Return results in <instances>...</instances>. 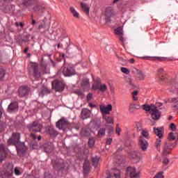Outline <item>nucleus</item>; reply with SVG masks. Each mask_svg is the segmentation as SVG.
Listing matches in <instances>:
<instances>
[{"instance_id":"44","label":"nucleus","mask_w":178,"mask_h":178,"mask_svg":"<svg viewBox=\"0 0 178 178\" xmlns=\"http://www.w3.org/2000/svg\"><path fill=\"white\" fill-rule=\"evenodd\" d=\"M154 178H165V176H163V172H159L158 174H156Z\"/></svg>"},{"instance_id":"46","label":"nucleus","mask_w":178,"mask_h":178,"mask_svg":"<svg viewBox=\"0 0 178 178\" xmlns=\"http://www.w3.org/2000/svg\"><path fill=\"white\" fill-rule=\"evenodd\" d=\"M121 72L125 74H129V73H130V70L124 67H121Z\"/></svg>"},{"instance_id":"53","label":"nucleus","mask_w":178,"mask_h":178,"mask_svg":"<svg viewBox=\"0 0 178 178\" xmlns=\"http://www.w3.org/2000/svg\"><path fill=\"white\" fill-rule=\"evenodd\" d=\"M81 136H88V132H86V129H82L81 131Z\"/></svg>"},{"instance_id":"54","label":"nucleus","mask_w":178,"mask_h":178,"mask_svg":"<svg viewBox=\"0 0 178 178\" xmlns=\"http://www.w3.org/2000/svg\"><path fill=\"white\" fill-rule=\"evenodd\" d=\"M16 176H19L20 175V171L19 170V169L17 168H15V170H14Z\"/></svg>"},{"instance_id":"60","label":"nucleus","mask_w":178,"mask_h":178,"mask_svg":"<svg viewBox=\"0 0 178 178\" xmlns=\"http://www.w3.org/2000/svg\"><path fill=\"white\" fill-rule=\"evenodd\" d=\"M129 63H134L136 62V60L134 58H131L129 60Z\"/></svg>"},{"instance_id":"49","label":"nucleus","mask_w":178,"mask_h":178,"mask_svg":"<svg viewBox=\"0 0 178 178\" xmlns=\"http://www.w3.org/2000/svg\"><path fill=\"white\" fill-rule=\"evenodd\" d=\"M170 129L172 131H176V124H175V123H171L170 125Z\"/></svg>"},{"instance_id":"37","label":"nucleus","mask_w":178,"mask_h":178,"mask_svg":"<svg viewBox=\"0 0 178 178\" xmlns=\"http://www.w3.org/2000/svg\"><path fill=\"white\" fill-rule=\"evenodd\" d=\"M143 110L145 111L146 112H152V109H154V106L152 107V104L151 106L148 105V104H143L142 106Z\"/></svg>"},{"instance_id":"62","label":"nucleus","mask_w":178,"mask_h":178,"mask_svg":"<svg viewBox=\"0 0 178 178\" xmlns=\"http://www.w3.org/2000/svg\"><path fill=\"white\" fill-rule=\"evenodd\" d=\"M134 101H138V97L137 96H132Z\"/></svg>"},{"instance_id":"57","label":"nucleus","mask_w":178,"mask_h":178,"mask_svg":"<svg viewBox=\"0 0 178 178\" xmlns=\"http://www.w3.org/2000/svg\"><path fill=\"white\" fill-rule=\"evenodd\" d=\"M92 99V94L89 93V94L88 95V96H87V99H88V101H90V100H91Z\"/></svg>"},{"instance_id":"8","label":"nucleus","mask_w":178,"mask_h":178,"mask_svg":"<svg viewBox=\"0 0 178 178\" xmlns=\"http://www.w3.org/2000/svg\"><path fill=\"white\" fill-rule=\"evenodd\" d=\"M52 88L60 92L63 90H65V83L59 80H54L51 83Z\"/></svg>"},{"instance_id":"22","label":"nucleus","mask_w":178,"mask_h":178,"mask_svg":"<svg viewBox=\"0 0 178 178\" xmlns=\"http://www.w3.org/2000/svg\"><path fill=\"white\" fill-rule=\"evenodd\" d=\"M81 86L83 90H88L90 88V80L87 78H84L81 83Z\"/></svg>"},{"instance_id":"29","label":"nucleus","mask_w":178,"mask_h":178,"mask_svg":"<svg viewBox=\"0 0 178 178\" xmlns=\"http://www.w3.org/2000/svg\"><path fill=\"white\" fill-rule=\"evenodd\" d=\"M81 8L83 12H84V13H86V15H89L90 7L88 6V5H87L84 3H81Z\"/></svg>"},{"instance_id":"10","label":"nucleus","mask_w":178,"mask_h":178,"mask_svg":"<svg viewBox=\"0 0 178 178\" xmlns=\"http://www.w3.org/2000/svg\"><path fill=\"white\" fill-rule=\"evenodd\" d=\"M138 145L139 148H140L142 151H147L148 145H149V144L148 143V141L145 140V138H144L143 136H140Z\"/></svg>"},{"instance_id":"23","label":"nucleus","mask_w":178,"mask_h":178,"mask_svg":"<svg viewBox=\"0 0 178 178\" xmlns=\"http://www.w3.org/2000/svg\"><path fill=\"white\" fill-rule=\"evenodd\" d=\"M44 152H47V154H49V152H52L54 149V144L51 143H44Z\"/></svg>"},{"instance_id":"59","label":"nucleus","mask_w":178,"mask_h":178,"mask_svg":"<svg viewBox=\"0 0 178 178\" xmlns=\"http://www.w3.org/2000/svg\"><path fill=\"white\" fill-rule=\"evenodd\" d=\"M76 94H77L80 97H81L83 95V92H81V91H80V90L76 91Z\"/></svg>"},{"instance_id":"3","label":"nucleus","mask_w":178,"mask_h":178,"mask_svg":"<svg viewBox=\"0 0 178 178\" xmlns=\"http://www.w3.org/2000/svg\"><path fill=\"white\" fill-rule=\"evenodd\" d=\"M27 129L31 133V138L35 141V140H37V136H35L34 133H41V131H42V129H44V126H42V124H41L39 121H34L33 122L27 125Z\"/></svg>"},{"instance_id":"52","label":"nucleus","mask_w":178,"mask_h":178,"mask_svg":"<svg viewBox=\"0 0 178 178\" xmlns=\"http://www.w3.org/2000/svg\"><path fill=\"white\" fill-rule=\"evenodd\" d=\"M99 90H100V91H105V90H106V86L100 84Z\"/></svg>"},{"instance_id":"43","label":"nucleus","mask_w":178,"mask_h":178,"mask_svg":"<svg viewBox=\"0 0 178 178\" xmlns=\"http://www.w3.org/2000/svg\"><path fill=\"white\" fill-rule=\"evenodd\" d=\"M95 145V140H94L93 138H89V140H88V146H89L90 148H92V147H94Z\"/></svg>"},{"instance_id":"34","label":"nucleus","mask_w":178,"mask_h":178,"mask_svg":"<svg viewBox=\"0 0 178 178\" xmlns=\"http://www.w3.org/2000/svg\"><path fill=\"white\" fill-rule=\"evenodd\" d=\"M113 178H120L122 177V174L120 172V170L118 168L113 169Z\"/></svg>"},{"instance_id":"35","label":"nucleus","mask_w":178,"mask_h":178,"mask_svg":"<svg viewBox=\"0 0 178 178\" xmlns=\"http://www.w3.org/2000/svg\"><path fill=\"white\" fill-rule=\"evenodd\" d=\"M13 10H15V6L12 5H8L6 6L5 9L3 10V12H5V13H12Z\"/></svg>"},{"instance_id":"28","label":"nucleus","mask_w":178,"mask_h":178,"mask_svg":"<svg viewBox=\"0 0 178 178\" xmlns=\"http://www.w3.org/2000/svg\"><path fill=\"white\" fill-rule=\"evenodd\" d=\"M140 108H141V106H140L139 104H136L134 103H132L129 105V111L130 112V113H134V111L136 110L140 109Z\"/></svg>"},{"instance_id":"40","label":"nucleus","mask_w":178,"mask_h":178,"mask_svg":"<svg viewBox=\"0 0 178 178\" xmlns=\"http://www.w3.org/2000/svg\"><path fill=\"white\" fill-rule=\"evenodd\" d=\"M161 138H157L154 145L155 147H156V149H158V151L161 152V143H162V140H161Z\"/></svg>"},{"instance_id":"61","label":"nucleus","mask_w":178,"mask_h":178,"mask_svg":"<svg viewBox=\"0 0 178 178\" xmlns=\"http://www.w3.org/2000/svg\"><path fill=\"white\" fill-rule=\"evenodd\" d=\"M176 101H177V97H173L170 102H175Z\"/></svg>"},{"instance_id":"36","label":"nucleus","mask_w":178,"mask_h":178,"mask_svg":"<svg viewBox=\"0 0 178 178\" xmlns=\"http://www.w3.org/2000/svg\"><path fill=\"white\" fill-rule=\"evenodd\" d=\"M149 60H159L160 62H165L166 60V58L164 57H158V56H154V57H147Z\"/></svg>"},{"instance_id":"16","label":"nucleus","mask_w":178,"mask_h":178,"mask_svg":"<svg viewBox=\"0 0 178 178\" xmlns=\"http://www.w3.org/2000/svg\"><path fill=\"white\" fill-rule=\"evenodd\" d=\"M54 169H63V168H65V162L63 161V159L57 158L54 163H53Z\"/></svg>"},{"instance_id":"21","label":"nucleus","mask_w":178,"mask_h":178,"mask_svg":"<svg viewBox=\"0 0 178 178\" xmlns=\"http://www.w3.org/2000/svg\"><path fill=\"white\" fill-rule=\"evenodd\" d=\"M8 112H10V113L13 112H17V110L19 109V106L17 105V102H13L8 106Z\"/></svg>"},{"instance_id":"50","label":"nucleus","mask_w":178,"mask_h":178,"mask_svg":"<svg viewBox=\"0 0 178 178\" xmlns=\"http://www.w3.org/2000/svg\"><path fill=\"white\" fill-rule=\"evenodd\" d=\"M5 130V124L0 123V133H2Z\"/></svg>"},{"instance_id":"48","label":"nucleus","mask_w":178,"mask_h":178,"mask_svg":"<svg viewBox=\"0 0 178 178\" xmlns=\"http://www.w3.org/2000/svg\"><path fill=\"white\" fill-rule=\"evenodd\" d=\"M168 140H176V136L173 135V132H170L168 135Z\"/></svg>"},{"instance_id":"5","label":"nucleus","mask_w":178,"mask_h":178,"mask_svg":"<svg viewBox=\"0 0 178 178\" xmlns=\"http://www.w3.org/2000/svg\"><path fill=\"white\" fill-rule=\"evenodd\" d=\"M72 124L67 121V120L65 118H61L60 120L58 121L56 123V127L60 130H63V131H66L67 129H70Z\"/></svg>"},{"instance_id":"15","label":"nucleus","mask_w":178,"mask_h":178,"mask_svg":"<svg viewBox=\"0 0 178 178\" xmlns=\"http://www.w3.org/2000/svg\"><path fill=\"white\" fill-rule=\"evenodd\" d=\"M31 69L33 72V77H35V80H38V79L41 77V73L38 70V64L37 63L32 64Z\"/></svg>"},{"instance_id":"7","label":"nucleus","mask_w":178,"mask_h":178,"mask_svg":"<svg viewBox=\"0 0 178 178\" xmlns=\"http://www.w3.org/2000/svg\"><path fill=\"white\" fill-rule=\"evenodd\" d=\"M176 145V143L165 142L162 155H163V156H168V155L170 154V152H168V149H173V148H175Z\"/></svg>"},{"instance_id":"18","label":"nucleus","mask_w":178,"mask_h":178,"mask_svg":"<svg viewBox=\"0 0 178 178\" xmlns=\"http://www.w3.org/2000/svg\"><path fill=\"white\" fill-rule=\"evenodd\" d=\"M136 172H137V170H136V168L134 167H128L127 168V172L129 174V176L131 178H138L140 177V175L137 174Z\"/></svg>"},{"instance_id":"13","label":"nucleus","mask_w":178,"mask_h":178,"mask_svg":"<svg viewBox=\"0 0 178 178\" xmlns=\"http://www.w3.org/2000/svg\"><path fill=\"white\" fill-rule=\"evenodd\" d=\"M153 108L152 109V118L153 119V120H159V119H161V115H162V113H161V111H159L158 110V108L155 106H153Z\"/></svg>"},{"instance_id":"14","label":"nucleus","mask_w":178,"mask_h":178,"mask_svg":"<svg viewBox=\"0 0 178 178\" xmlns=\"http://www.w3.org/2000/svg\"><path fill=\"white\" fill-rule=\"evenodd\" d=\"M29 92H30V88L29 86H21L18 90V94L21 97L29 95Z\"/></svg>"},{"instance_id":"32","label":"nucleus","mask_w":178,"mask_h":178,"mask_svg":"<svg viewBox=\"0 0 178 178\" xmlns=\"http://www.w3.org/2000/svg\"><path fill=\"white\" fill-rule=\"evenodd\" d=\"M70 11L71 12L73 17H75V19H79L80 18V14L79 13V12H77L76 10V9H74V7H70Z\"/></svg>"},{"instance_id":"30","label":"nucleus","mask_w":178,"mask_h":178,"mask_svg":"<svg viewBox=\"0 0 178 178\" xmlns=\"http://www.w3.org/2000/svg\"><path fill=\"white\" fill-rule=\"evenodd\" d=\"M101 161V157L99 156H95L92 158V165L94 168H97L98 166V163Z\"/></svg>"},{"instance_id":"45","label":"nucleus","mask_w":178,"mask_h":178,"mask_svg":"<svg viewBox=\"0 0 178 178\" xmlns=\"http://www.w3.org/2000/svg\"><path fill=\"white\" fill-rule=\"evenodd\" d=\"M122 131V129H120V127H119V124H116V128H115V133L116 134H118V136H120V132Z\"/></svg>"},{"instance_id":"38","label":"nucleus","mask_w":178,"mask_h":178,"mask_svg":"<svg viewBox=\"0 0 178 178\" xmlns=\"http://www.w3.org/2000/svg\"><path fill=\"white\" fill-rule=\"evenodd\" d=\"M38 1V0H24L23 5H24V6H30V5L35 3Z\"/></svg>"},{"instance_id":"11","label":"nucleus","mask_w":178,"mask_h":178,"mask_svg":"<svg viewBox=\"0 0 178 178\" xmlns=\"http://www.w3.org/2000/svg\"><path fill=\"white\" fill-rule=\"evenodd\" d=\"M104 16L106 24H111V17H112V6H108L106 8Z\"/></svg>"},{"instance_id":"26","label":"nucleus","mask_w":178,"mask_h":178,"mask_svg":"<svg viewBox=\"0 0 178 178\" xmlns=\"http://www.w3.org/2000/svg\"><path fill=\"white\" fill-rule=\"evenodd\" d=\"M129 156L132 159H140L141 158V153L138 152H131Z\"/></svg>"},{"instance_id":"25","label":"nucleus","mask_w":178,"mask_h":178,"mask_svg":"<svg viewBox=\"0 0 178 178\" xmlns=\"http://www.w3.org/2000/svg\"><path fill=\"white\" fill-rule=\"evenodd\" d=\"M6 156V152H5V145L1 144L0 145V159L1 162L3 161V158Z\"/></svg>"},{"instance_id":"58","label":"nucleus","mask_w":178,"mask_h":178,"mask_svg":"<svg viewBox=\"0 0 178 178\" xmlns=\"http://www.w3.org/2000/svg\"><path fill=\"white\" fill-rule=\"evenodd\" d=\"M106 144L107 145H111V144H112V138L108 139L106 140Z\"/></svg>"},{"instance_id":"4","label":"nucleus","mask_w":178,"mask_h":178,"mask_svg":"<svg viewBox=\"0 0 178 178\" xmlns=\"http://www.w3.org/2000/svg\"><path fill=\"white\" fill-rule=\"evenodd\" d=\"M2 178H10L13 176V165L7 163L3 165V170L1 172Z\"/></svg>"},{"instance_id":"17","label":"nucleus","mask_w":178,"mask_h":178,"mask_svg":"<svg viewBox=\"0 0 178 178\" xmlns=\"http://www.w3.org/2000/svg\"><path fill=\"white\" fill-rule=\"evenodd\" d=\"M63 74L65 77H70L74 74V69L72 67H65L63 70Z\"/></svg>"},{"instance_id":"20","label":"nucleus","mask_w":178,"mask_h":178,"mask_svg":"<svg viewBox=\"0 0 178 178\" xmlns=\"http://www.w3.org/2000/svg\"><path fill=\"white\" fill-rule=\"evenodd\" d=\"M46 131L50 137H56V136H58V131L52 127H47L46 128Z\"/></svg>"},{"instance_id":"19","label":"nucleus","mask_w":178,"mask_h":178,"mask_svg":"<svg viewBox=\"0 0 178 178\" xmlns=\"http://www.w3.org/2000/svg\"><path fill=\"white\" fill-rule=\"evenodd\" d=\"M154 133L159 137V138H163V127L160 128L154 127Z\"/></svg>"},{"instance_id":"63","label":"nucleus","mask_w":178,"mask_h":178,"mask_svg":"<svg viewBox=\"0 0 178 178\" xmlns=\"http://www.w3.org/2000/svg\"><path fill=\"white\" fill-rule=\"evenodd\" d=\"M24 54H27L29 52V47H26L24 50Z\"/></svg>"},{"instance_id":"33","label":"nucleus","mask_w":178,"mask_h":178,"mask_svg":"<svg viewBox=\"0 0 178 178\" xmlns=\"http://www.w3.org/2000/svg\"><path fill=\"white\" fill-rule=\"evenodd\" d=\"M127 82L128 83V88L130 90H134V88H136V85H134V83H133V81H131V76L127 78Z\"/></svg>"},{"instance_id":"27","label":"nucleus","mask_w":178,"mask_h":178,"mask_svg":"<svg viewBox=\"0 0 178 178\" xmlns=\"http://www.w3.org/2000/svg\"><path fill=\"white\" fill-rule=\"evenodd\" d=\"M49 92H51V90L47 88V86H43L40 89L39 95L40 97H44V95H47V94H49Z\"/></svg>"},{"instance_id":"41","label":"nucleus","mask_w":178,"mask_h":178,"mask_svg":"<svg viewBox=\"0 0 178 178\" xmlns=\"http://www.w3.org/2000/svg\"><path fill=\"white\" fill-rule=\"evenodd\" d=\"M140 137H143V138H147L148 140L149 138V133L145 129H142V136H140Z\"/></svg>"},{"instance_id":"2","label":"nucleus","mask_w":178,"mask_h":178,"mask_svg":"<svg viewBox=\"0 0 178 178\" xmlns=\"http://www.w3.org/2000/svg\"><path fill=\"white\" fill-rule=\"evenodd\" d=\"M99 109L102 118L106 122V126L108 127L110 124H112V117L110 115L111 111H112V104H108L107 106L100 105Z\"/></svg>"},{"instance_id":"56","label":"nucleus","mask_w":178,"mask_h":178,"mask_svg":"<svg viewBox=\"0 0 178 178\" xmlns=\"http://www.w3.org/2000/svg\"><path fill=\"white\" fill-rule=\"evenodd\" d=\"M163 165H168L169 163V159H164L163 161Z\"/></svg>"},{"instance_id":"64","label":"nucleus","mask_w":178,"mask_h":178,"mask_svg":"<svg viewBox=\"0 0 178 178\" xmlns=\"http://www.w3.org/2000/svg\"><path fill=\"white\" fill-rule=\"evenodd\" d=\"M173 108H175V109H178V101L177 102V104L173 106Z\"/></svg>"},{"instance_id":"12","label":"nucleus","mask_w":178,"mask_h":178,"mask_svg":"<svg viewBox=\"0 0 178 178\" xmlns=\"http://www.w3.org/2000/svg\"><path fill=\"white\" fill-rule=\"evenodd\" d=\"M114 33L119 38L120 41H122V42H124V38L123 37L124 34L123 33V28L122 26H119L115 29Z\"/></svg>"},{"instance_id":"6","label":"nucleus","mask_w":178,"mask_h":178,"mask_svg":"<svg viewBox=\"0 0 178 178\" xmlns=\"http://www.w3.org/2000/svg\"><path fill=\"white\" fill-rule=\"evenodd\" d=\"M122 148H119L115 154L114 162H115L118 166L122 165L123 161L126 159V156L122 153Z\"/></svg>"},{"instance_id":"55","label":"nucleus","mask_w":178,"mask_h":178,"mask_svg":"<svg viewBox=\"0 0 178 178\" xmlns=\"http://www.w3.org/2000/svg\"><path fill=\"white\" fill-rule=\"evenodd\" d=\"M138 92H140V91L138 90H134L131 95H132V97H137V95H138Z\"/></svg>"},{"instance_id":"47","label":"nucleus","mask_w":178,"mask_h":178,"mask_svg":"<svg viewBox=\"0 0 178 178\" xmlns=\"http://www.w3.org/2000/svg\"><path fill=\"white\" fill-rule=\"evenodd\" d=\"M42 9H45V6H36L35 7H34V10H42Z\"/></svg>"},{"instance_id":"1","label":"nucleus","mask_w":178,"mask_h":178,"mask_svg":"<svg viewBox=\"0 0 178 178\" xmlns=\"http://www.w3.org/2000/svg\"><path fill=\"white\" fill-rule=\"evenodd\" d=\"M8 144L17 146V151L19 156H23L24 155V152L29 149L27 146L24 144V143L20 142V134L19 133H13L12 137L8 140Z\"/></svg>"},{"instance_id":"24","label":"nucleus","mask_w":178,"mask_h":178,"mask_svg":"<svg viewBox=\"0 0 178 178\" xmlns=\"http://www.w3.org/2000/svg\"><path fill=\"white\" fill-rule=\"evenodd\" d=\"M81 115L82 119H88L91 116V111L87 108H83Z\"/></svg>"},{"instance_id":"39","label":"nucleus","mask_w":178,"mask_h":178,"mask_svg":"<svg viewBox=\"0 0 178 178\" xmlns=\"http://www.w3.org/2000/svg\"><path fill=\"white\" fill-rule=\"evenodd\" d=\"M100 86H101V81L97 79L93 83L92 88V90H99Z\"/></svg>"},{"instance_id":"51","label":"nucleus","mask_w":178,"mask_h":178,"mask_svg":"<svg viewBox=\"0 0 178 178\" xmlns=\"http://www.w3.org/2000/svg\"><path fill=\"white\" fill-rule=\"evenodd\" d=\"M98 134L99 136H104V134H105V129H102L98 131Z\"/></svg>"},{"instance_id":"42","label":"nucleus","mask_w":178,"mask_h":178,"mask_svg":"<svg viewBox=\"0 0 178 178\" xmlns=\"http://www.w3.org/2000/svg\"><path fill=\"white\" fill-rule=\"evenodd\" d=\"M6 74V72H5V70L3 69V67L0 66V81L5 77Z\"/></svg>"},{"instance_id":"31","label":"nucleus","mask_w":178,"mask_h":178,"mask_svg":"<svg viewBox=\"0 0 178 178\" xmlns=\"http://www.w3.org/2000/svg\"><path fill=\"white\" fill-rule=\"evenodd\" d=\"M90 170V161L86 160L83 163V173L87 175Z\"/></svg>"},{"instance_id":"9","label":"nucleus","mask_w":178,"mask_h":178,"mask_svg":"<svg viewBox=\"0 0 178 178\" xmlns=\"http://www.w3.org/2000/svg\"><path fill=\"white\" fill-rule=\"evenodd\" d=\"M131 72L136 75V80H145V75L143 73V71L137 69L136 67H132Z\"/></svg>"}]
</instances>
